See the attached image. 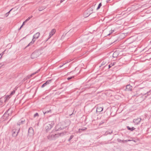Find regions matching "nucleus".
<instances>
[{"label":"nucleus","mask_w":151,"mask_h":151,"mask_svg":"<svg viewBox=\"0 0 151 151\" xmlns=\"http://www.w3.org/2000/svg\"><path fill=\"white\" fill-rule=\"evenodd\" d=\"M66 132L61 133L58 134H50L47 137L48 139L50 140H54L58 138L59 136H63L65 134Z\"/></svg>","instance_id":"f257e3e1"},{"label":"nucleus","mask_w":151,"mask_h":151,"mask_svg":"<svg viewBox=\"0 0 151 151\" xmlns=\"http://www.w3.org/2000/svg\"><path fill=\"white\" fill-rule=\"evenodd\" d=\"M40 33L39 32L36 33L33 36V38L32 39V41L31 42L27 45L25 48H27L29 46L33 44L35 41L36 39H37L40 36Z\"/></svg>","instance_id":"f03ea898"},{"label":"nucleus","mask_w":151,"mask_h":151,"mask_svg":"<svg viewBox=\"0 0 151 151\" xmlns=\"http://www.w3.org/2000/svg\"><path fill=\"white\" fill-rule=\"evenodd\" d=\"M54 123L53 122H49L45 124V129L46 131H48L51 129L53 127Z\"/></svg>","instance_id":"7ed1b4c3"},{"label":"nucleus","mask_w":151,"mask_h":151,"mask_svg":"<svg viewBox=\"0 0 151 151\" xmlns=\"http://www.w3.org/2000/svg\"><path fill=\"white\" fill-rule=\"evenodd\" d=\"M19 130L20 128L13 129L12 130V136L14 137H16L18 135Z\"/></svg>","instance_id":"20e7f679"},{"label":"nucleus","mask_w":151,"mask_h":151,"mask_svg":"<svg viewBox=\"0 0 151 151\" xmlns=\"http://www.w3.org/2000/svg\"><path fill=\"white\" fill-rule=\"evenodd\" d=\"M39 54L37 51H35L32 54L31 57L32 59L35 58L39 56Z\"/></svg>","instance_id":"39448f33"},{"label":"nucleus","mask_w":151,"mask_h":151,"mask_svg":"<svg viewBox=\"0 0 151 151\" xmlns=\"http://www.w3.org/2000/svg\"><path fill=\"white\" fill-rule=\"evenodd\" d=\"M141 119V118H140L134 119L133 120V122L135 124H137L140 122Z\"/></svg>","instance_id":"423d86ee"},{"label":"nucleus","mask_w":151,"mask_h":151,"mask_svg":"<svg viewBox=\"0 0 151 151\" xmlns=\"http://www.w3.org/2000/svg\"><path fill=\"white\" fill-rule=\"evenodd\" d=\"M55 29H53L51 30V31L49 33V37L47 40V41L48 39L52 37V36L53 35V34L55 32Z\"/></svg>","instance_id":"0eeeda50"},{"label":"nucleus","mask_w":151,"mask_h":151,"mask_svg":"<svg viewBox=\"0 0 151 151\" xmlns=\"http://www.w3.org/2000/svg\"><path fill=\"white\" fill-rule=\"evenodd\" d=\"M25 120L23 119H22L20 120L17 123V125H20L21 124H23L24 123Z\"/></svg>","instance_id":"6e6552de"},{"label":"nucleus","mask_w":151,"mask_h":151,"mask_svg":"<svg viewBox=\"0 0 151 151\" xmlns=\"http://www.w3.org/2000/svg\"><path fill=\"white\" fill-rule=\"evenodd\" d=\"M103 108L102 107H101L99 106H98L97 107L96 112V113L102 111L103 110Z\"/></svg>","instance_id":"1a4fd4ad"},{"label":"nucleus","mask_w":151,"mask_h":151,"mask_svg":"<svg viewBox=\"0 0 151 151\" xmlns=\"http://www.w3.org/2000/svg\"><path fill=\"white\" fill-rule=\"evenodd\" d=\"M51 80H50L47 81L45 83H44L41 86L42 88H43L46 85H47V84H49L51 82Z\"/></svg>","instance_id":"9d476101"},{"label":"nucleus","mask_w":151,"mask_h":151,"mask_svg":"<svg viewBox=\"0 0 151 151\" xmlns=\"http://www.w3.org/2000/svg\"><path fill=\"white\" fill-rule=\"evenodd\" d=\"M132 88V87L129 85H128L126 86V89L127 91H131Z\"/></svg>","instance_id":"9b49d317"},{"label":"nucleus","mask_w":151,"mask_h":151,"mask_svg":"<svg viewBox=\"0 0 151 151\" xmlns=\"http://www.w3.org/2000/svg\"><path fill=\"white\" fill-rule=\"evenodd\" d=\"M46 8V6H42L40 7L39 8V10L40 11L43 10Z\"/></svg>","instance_id":"f8f14e48"},{"label":"nucleus","mask_w":151,"mask_h":151,"mask_svg":"<svg viewBox=\"0 0 151 151\" xmlns=\"http://www.w3.org/2000/svg\"><path fill=\"white\" fill-rule=\"evenodd\" d=\"M33 132V129H32V127H30L28 131V133L29 134H30L31 133L32 134V133Z\"/></svg>","instance_id":"ddd939ff"},{"label":"nucleus","mask_w":151,"mask_h":151,"mask_svg":"<svg viewBox=\"0 0 151 151\" xmlns=\"http://www.w3.org/2000/svg\"><path fill=\"white\" fill-rule=\"evenodd\" d=\"M127 129L131 131H132L134 130L135 129L133 127H130L129 126L127 127Z\"/></svg>","instance_id":"4468645a"},{"label":"nucleus","mask_w":151,"mask_h":151,"mask_svg":"<svg viewBox=\"0 0 151 151\" xmlns=\"http://www.w3.org/2000/svg\"><path fill=\"white\" fill-rule=\"evenodd\" d=\"M40 70L39 69L38 70H37V71H36V72H35L34 73H33L31 75H29L28 77V78H31L32 76V75H33L35 74H36V73H37L40 71Z\"/></svg>","instance_id":"2eb2a0df"},{"label":"nucleus","mask_w":151,"mask_h":151,"mask_svg":"<svg viewBox=\"0 0 151 151\" xmlns=\"http://www.w3.org/2000/svg\"><path fill=\"white\" fill-rule=\"evenodd\" d=\"M87 128L86 127H83L82 129H79L78 130V132L79 133L81 132V130L84 131Z\"/></svg>","instance_id":"dca6fc26"},{"label":"nucleus","mask_w":151,"mask_h":151,"mask_svg":"<svg viewBox=\"0 0 151 151\" xmlns=\"http://www.w3.org/2000/svg\"><path fill=\"white\" fill-rule=\"evenodd\" d=\"M43 113L44 114V115L48 113H51V110H48V111H43Z\"/></svg>","instance_id":"f3484780"},{"label":"nucleus","mask_w":151,"mask_h":151,"mask_svg":"<svg viewBox=\"0 0 151 151\" xmlns=\"http://www.w3.org/2000/svg\"><path fill=\"white\" fill-rule=\"evenodd\" d=\"M116 63L114 62L113 63H110L109 65V68H111L112 66H113Z\"/></svg>","instance_id":"a211bd4d"},{"label":"nucleus","mask_w":151,"mask_h":151,"mask_svg":"<svg viewBox=\"0 0 151 151\" xmlns=\"http://www.w3.org/2000/svg\"><path fill=\"white\" fill-rule=\"evenodd\" d=\"M101 6H102L101 3H100L96 9V10H98L99 9Z\"/></svg>","instance_id":"6ab92c4d"},{"label":"nucleus","mask_w":151,"mask_h":151,"mask_svg":"<svg viewBox=\"0 0 151 151\" xmlns=\"http://www.w3.org/2000/svg\"><path fill=\"white\" fill-rule=\"evenodd\" d=\"M12 9H12L9 12H7L5 14V16L6 17H7L8 16L10 12L12 10Z\"/></svg>","instance_id":"aec40b11"},{"label":"nucleus","mask_w":151,"mask_h":151,"mask_svg":"<svg viewBox=\"0 0 151 151\" xmlns=\"http://www.w3.org/2000/svg\"><path fill=\"white\" fill-rule=\"evenodd\" d=\"M107 121V120L106 119H104L103 121H101V122L100 124H102L103 123H104L105 122H106Z\"/></svg>","instance_id":"412c9836"},{"label":"nucleus","mask_w":151,"mask_h":151,"mask_svg":"<svg viewBox=\"0 0 151 151\" xmlns=\"http://www.w3.org/2000/svg\"><path fill=\"white\" fill-rule=\"evenodd\" d=\"M15 90H13V91H12L10 93V95L11 96H12V95H13L15 93Z\"/></svg>","instance_id":"4be33fe9"},{"label":"nucleus","mask_w":151,"mask_h":151,"mask_svg":"<svg viewBox=\"0 0 151 151\" xmlns=\"http://www.w3.org/2000/svg\"><path fill=\"white\" fill-rule=\"evenodd\" d=\"M73 137H74V136L73 135H71L70 136V137L68 141H70V140L73 138Z\"/></svg>","instance_id":"5701e85b"},{"label":"nucleus","mask_w":151,"mask_h":151,"mask_svg":"<svg viewBox=\"0 0 151 151\" xmlns=\"http://www.w3.org/2000/svg\"><path fill=\"white\" fill-rule=\"evenodd\" d=\"M11 96L10 95H7L6 96V99H9Z\"/></svg>","instance_id":"b1692460"},{"label":"nucleus","mask_w":151,"mask_h":151,"mask_svg":"<svg viewBox=\"0 0 151 151\" xmlns=\"http://www.w3.org/2000/svg\"><path fill=\"white\" fill-rule=\"evenodd\" d=\"M32 17V16L31 17H29L27 19L25 20V22H27Z\"/></svg>","instance_id":"393cba45"},{"label":"nucleus","mask_w":151,"mask_h":151,"mask_svg":"<svg viewBox=\"0 0 151 151\" xmlns=\"http://www.w3.org/2000/svg\"><path fill=\"white\" fill-rule=\"evenodd\" d=\"M116 52H114L113 54V57L114 58H115L116 57Z\"/></svg>","instance_id":"a878e982"},{"label":"nucleus","mask_w":151,"mask_h":151,"mask_svg":"<svg viewBox=\"0 0 151 151\" xmlns=\"http://www.w3.org/2000/svg\"><path fill=\"white\" fill-rule=\"evenodd\" d=\"M39 116V115H38V114L37 113H36L34 115V117H36V116Z\"/></svg>","instance_id":"bb28decb"},{"label":"nucleus","mask_w":151,"mask_h":151,"mask_svg":"<svg viewBox=\"0 0 151 151\" xmlns=\"http://www.w3.org/2000/svg\"><path fill=\"white\" fill-rule=\"evenodd\" d=\"M70 62V61H67L66 63H64L63 65H60L59 66V67L60 68H61L64 65L66 64V63H68V62Z\"/></svg>","instance_id":"cd10ccee"},{"label":"nucleus","mask_w":151,"mask_h":151,"mask_svg":"<svg viewBox=\"0 0 151 151\" xmlns=\"http://www.w3.org/2000/svg\"><path fill=\"white\" fill-rule=\"evenodd\" d=\"M110 33L108 35H110L114 31V30H111Z\"/></svg>","instance_id":"c85d7f7f"},{"label":"nucleus","mask_w":151,"mask_h":151,"mask_svg":"<svg viewBox=\"0 0 151 151\" xmlns=\"http://www.w3.org/2000/svg\"><path fill=\"white\" fill-rule=\"evenodd\" d=\"M73 76H72V77H68L67 78V79L68 80H69L70 79H72V78H73Z\"/></svg>","instance_id":"c756f323"},{"label":"nucleus","mask_w":151,"mask_h":151,"mask_svg":"<svg viewBox=\"0 0 151 151\" xmlns=\"http://www.w3.org/2000/svg\"><path fill=\"white\" fill-rule=\"evenodd\" d=\"M71 30H70V31H69V32H67L66 34L67 35H68L70 33V32Z\"/></svg>","instance_id":"7c9ffc66"},{"label":"nucleus","mask_w":151,"mask_h":151,"mask_svg":"<svg viewBox=\"0 0 151 151\" xmlns=\"http://www.w3.org/2000/svg\"><path fill=\"white\" fill-rule=\"evenodd\" d=\"M27 22H25V21L23 22V24H22V26L24 25V24H25V23H26Z\"/></svg>","instance_id":"2f4dec72"},{"label":"nucleus","mask_w":151,"mask_h":151,"mask_svg":"<svg viewBox=\"0 0 151 151\" xmlns=\"http://www.w3.org/2000/svg\"><path fill=\"white\" fill-rule=\"evenodd\" d=\"M65 0H60V3H62Z\"/></svg>","instance_id":"473e14b6"},{"label":"nucleus","mask_w":151,"mask_h":151,"mask_svg":"<svg viewBox=\"0 0 151 151\" xmlns=\"http://www.w3.org/2000/svg\"><path fill=\"white\" fill-rule=\"evenodd\" d=\"M1 55V54H0V59L1 58L2 56L3 55V54L2 55Z\"/></svg>","instance_id":"72a5a7b5"},{"label":"nucleus","mask_w":151,"mask_h":151,"mask_svg":"<svg viewBox=\"0 0 151 151\" xmlns=\"http://www.w3.org/2000/svg\"><path fill=\"white\" fill-rule=\"evenodd\" d=\"M22 27V25L21 27H20V28L19 29V30H20L21 28Z\"/></svg>","instance_id":"f704fd0d"},{"label":"nucleus","mask_w":151,"mask_h":151,"mask_svg":"<svg viewBox=\"0 0 151 151\" xmlns=\"http://www.w3.org/2000/svg\"><path fill=\"white\" fill-rule=\"evenodd\" d=\"M58 126H56V129H57V127H58Z\"/></svg>","instance_id":"c9c22d12"},{"label":"nucleus","mask_w":151,"mask_h":151,"mask_svg":"<svg viewBox=\"0 0 151 151\" xmlns=\"http://www.w3.org/2000/svg\"><path fill=\"white\" fill-rule=\"evenodd\" d=\"M111 0H107V2H108L110 1Z\"/></svg>","instance_id":"e433bc0d"},{"label":"nucleus","mask_w":151,"mask_h":151,"mask_svg":"<svg viewBox=\"0 0 151 151\" xmlns=\"http://www.w3.org/2000/svg\"><path fill=\"white\" fill-rule=\"evenodd\" d=\"M60 129H63V128H62L61 127H60Z\"/></svg>","instance_id":"4c0bfd02"},{"label":"nucleus","mask_w":151,"mask_h":151,"mask_svg":"<svg viewBox=\"0 0 151 151\" xmlns=\"http://www.w3.org/2000/svg\"><path fill=\"white\" fill-rule=\"evenodd\" d=\"M9 110V109L8 110V111H7V112H8V111Z\"/></svg>","instance_id":"58836bf2"},{"label":"nucleus","mask_w":151,"mask_h":151,"mask_svg":"<svg viewBox=\"0 0 151 151\" xmlns=\"http://www.w3.org/2000/svg\"><path fill=\"white\" fill-rule=\"evenodd\" d=\"M130 141V140H128V141ZM127 141V140H126V141Z\"/></svg>","instance_id":"ea45409f"},{"label":"nucleus","mask_w":151,"mask_h":151,"mask_svg":"<svg viewBox=\"0 0 151 151\" xmlns=\"http://www.w3.org/2000/svg\"><path fill=\"white\" fill-rule=\"evenodd\" d=\"M1 28H0V31H1Z\"/></svg>","instance_id":"a19ab883"},{"label":"nucleus","mask_w":151,"mask_h":151,"mask_svg":"<svg viewBox=\"0 0 151 151\" xmlns=\"http://www.w3.org/2000/svg\"><path fill=\"white\" fill-rule=\"evenodd\" d=\"M0 151H2L1 150H0Z\"/></svg>","instance_id":"79ce46f5"}]
</instances>
